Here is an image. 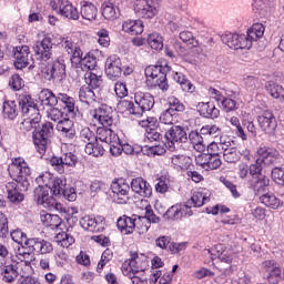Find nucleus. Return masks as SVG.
Here are the masks:
<instances>
[{"instance_id": "obj_34", "label": "nucleus", "mask_w": 284, "mask_h": 284, "mask_svg": "<svg viewBox=\"0 0 284 284\" xmlns=\"http://www.w3.org/2000/svg\"><path fill=\"white\" fill-rule=\"evenodd\" d=\"M4 187L10 203H14L16 205H18V203L23 202V200L26 199L23 193L19 192V190L17 189V182H8Z\"/></svg>"}, {"instance_id": "obj_26", "label": "nucleus", "mask_w": 284, "mask_h": 284, "mask_svg": "<svg viewBox=\"0 0 284 284\" xmlns=\"http://www.w3.org/2000/svg\"><path fill=\"white\" fill-rule=\"evenodd\" d=\"M13 57L16 59L14 67L17 70H23V68H28V64L30 63V47H17L14 49Z\"/></svg>"}, {"instance_id": "obj_32", "label": "nucleus", "mask_w": 284, "mask_h": 284, "mask_svg": "<svg viewBox=\"0 0 284 284\" xmlns=\"http://www.w3.org/2000/svg\"><path fill=\"white\" fill-rule=\"evenodd\" d=\"M187 203L189 205H193V207H203L205 203H210V191H207V189H201L193 192Z\"/></svg>"}, {"instance_id": "obj_4", "label": "nucleus", "mask_w": 284, "mask_h": 284, "mask_svg": "<svg viewBox=\"0 0 284 284\" xmlns=\"http://www.w3.org/2000/svg\"><path fill=\"white\" fill-rule=\"evenodd\" d=\"M8 170L13 182L22 184V190L30 187V181L28 179L31 171L23 158L13 159Z\"/></svg>"}, {"instance_id": "obj_1", "label": "nucleus", "mask_w": 284, "mask_h": 284, "mask_svg": "<svg viewBox=\"0 0 284 284\" xmlns=\"http://www.w3.org/2000/svg\"><path fill=\"white\" fill-rule=\"evenodd\" d=\"M19 105L24 116L23 121L20 123V130L22 132H30V130H33V128H37V125L41 123V113L30 95H21Z\"/></svg>"}, {"instance_id": "obj_38", "label": "nucleus", "mask_w": 284, "mask_h": 284, "mask_svg": "<svg viewBox=\"0 0 284 284\" xmlns=\"http://www.w3.org/2000/svg\"><path fill=\"white\" fill-rule=\"evenodd\" d=\"M80 6L82 19H85L87 21H94V19H97L99 10L97 9V6L90 2V0H82Z\"/></svg>"}, {"instance_id": "obj_58", "label": "nucleus", "mask_w": 284, "mask_h": 284, "mask_svg": "<svg viewBox=\"0 0 284 284\" xmlns=\"http://www.w3.org/2000/svg\"><path fill=\"white\" fill-rule=\"evenodd\" d=\"M150 221L144 216H135V230L140 234H146L148 230H150Z\"/></svg>"}, {"instance_id": "obj_12", "label": "nucleus", "mask_w": 284, "mask_h": 284, "mask_svg": "<svg viewBox=\"0 0 284 284\" xmlns=\"http://www.w3.org/2000/svg\"><path fill=\"white\" fill-rule=\"evenodd\" d=\"M112 199L114 203L124 205L130 201V184L123 179H118L111 183Z\"/></svg>"}, {"instance_id": "obj_59", "label": "nucleus", "mask_w": 284, "mask_h": 284, "mask_svg": "<svg viewBox=\"0 0 284 284\" xmlns=\"http://www.w3.org/2000/svg\"><path fill=\"white\" fill-rule=\"evenodd\" d=\"M237 176L242 179V181H244V179H252V164L247 165V163L241 162L237 165Z\"/></svg>"}, {"instance_id": "obj_47", "label": "nucleus", "mask_w": 284, "mask_h": 284, "mask_svg": "<svg viewBox=\"0 0 284 284\" xmlns=\"http://www.w3.org/2000/svg\"><path fill=\"white\" fill-rule=\"evenodd\" d=\"M68 185V180H65L64 176L57 178L54 176L49 190L54 194V196L61 195V192H63L64 187Z\"/></svg>"}, {"instance_id": "obj_45", "label": "nucleus", "mask_w": 284, "mask_h": 284, "mask_svg": "<svg viewBox=\"0 0 284 284\" xmlns=\"http://www.w3.org/2000/svg\"><path fill=\"white\" fill-rule=\"evenodd\" d=\"M189 141L191 142L193 149L196 152H205V148H207V145L205 144V142L203 141V136L199 132L191 131L189 134Z\"/></svg>"}, {"instance_id": "obj_50", "label": "nucleus", "mask_w": 284, "mask_h": 284, "mask_svg": "<svg viewBox=\"0 0 284 284\" xmlns=\"http://www.w3.org/2000/svg\"><path fill=\"white\" fill-rule=\"evenodd\" d=\"M55 241L61 247H70V245H74V235L70 233V230L68 232H60L55 235Z\"/></svg>"}, {"instance_id": "obj_35", "label": "nucleus", "mask_w": 284, "mask_h": 284, "mask_svg": "<svg viewBox=\"0 0 284 284\" xmlns=\"http://www.w3.org/2000/svg\"><path fill=\"white\" fill-rule=\"evenodd\" d=\"M265 90L272 99H276L280 103H284V88L275 81H267L265 83Z\"/></svg>"}, {"instance_id": "obj_7", "label": "nucleus", "mask_w": 284, "mask_h": 284, "mask_svg": "<svg viewBox=\"0 0 284 284\" xmlns=\"http://www.w3.org/2000/svg\"><path fill=\"white\" fill-rule=\"evenodd\" d=\"M160 0H135L133 10L141 19H154L159 14Z\"/></svg>"}, {"instance_id": "obj_40", "label": "nucleus", "mask_w": 284, "mask_h": 284, "mask_svg": "<svg viewBox=\"0 0 284 284\" xmlns=\"http://www.w3.org/2000/svg\"><path fill=\"white\" fill-rule=\"evenodd\" d=\"M38 99L41 105H45L47 108H54L59 103V97L54 95L50 89L40 91Z\"/></svg>"}, {"instance_id": "obj_25", "label": "nucleus", "mask_w": 284, "mask_h": 284, "mask_svg": "<svg viewBox=\"0 0 284 284\" xmlns=\"http://www.w3.org/2000/svg\"><path fill=\"white\" fill-rule=\"evenodd\" d=\"M119 3L121 1L109 0L104 1L101 6L102 17L106 19V21H114L121 17V10L119 9Z\"/></svg>"}, {"instance_id": "obj_8", "label": "nucleus", "mask_w": 284, "mask_h": 284, "mask_svg": "<svg viewBox=\"0 0 284 284\" xmlns=\"http://www.w3.org/2000/svg\"><path fill=\"white\" fill-rule=\"evenodd\" d=\"M42 77L45 81L61 83L65 79V61L63 59L54 60L51 64L42 70Z\"/></svg>"}, {"instance_id": "obj_63", "label": "nucleus", "mask_w": 284, "mask_h": 284, "mask_svg": "<svg viewBox=\"0 0 284 284\" xmlns=\"http://www.w3.org/2000/svg\"><path fill=\"white\" fill-rule=\"evenodd\" d=\"M243 83L247 92H254L256 88H258V78L254 75H247L244 78Z\"/></svg>"}, {"instance_id": "obj_62", "label": "nucleus", "mask_w": 284, "mask_h": 284, "mask_svg": "<svg viewBox=\"0 0 284 284\" xmlns=\"http://www.w3.org/2000/svg\"><path fill=\"white\" fill-rule=\"evenodd\" d=\"M53 180L54 175L52 173L44 172L36 179V183H38V185H43V187H50Z\"/></svg>"}, {"instance_id": "obj_53", "label": "nucleus", "mask_w": 284, "mask_h": 284, "mask_svg": "<svg viewBox=\"0 0 284 284\" xmlns=\"http://www.w3.org/2000/svg\"><path fill=\"white\" fill-rule=\"evenodd\" d=\"M17 112V102L14 101H7L3 103V116L6 119H10L11 121H14L18 116Z\"/></svg>"}, {"instance_id": "obj_56", "label": "nucleus", "mask_w": 284, "mask_h": 284, "mask_svg": "<svg viewBox=\"0 0 284 284\" xmlns=\"http://www.w3.org/2000/svg\"><path fill=\"white\" fill-rule=\"evenodd\" d=\"M201 134L204 136H212L213 139H216V136L221 135V129L216 124H206L201 128L200 130Z\"/></svg>"}, {"instance_id": "obj_17", "label": "nucleus", "mask_w": 284, "mask_h": 284, "mask_svg": "<svg viewBox=\"0 0 284 284\" xmlns=\"http://www.w3.org/2000/svg\"><path fill=\"white\" fill-rule=\"evenodd\" d=\"M278 160V151L270 149L267 146H260L256 151V160L252 165H257L261 168L263 165H274Z\"/></svg>"}, {"instance_id": "obj_54", "label": "nucleus", "mask_w": 284, "mask_h": 284, "mask_svg": "<svg viewBox=\"0 0 284 284\" xmlns=\"http://www.w3.org/2000/svg\"><path fill=\"white\" fill-rule=\"evenodd\" d=\"M118 110L122 114H133L136 116V105L130 100H122L118 103Z\"/></svg>"}, {"instance_id": "obj_2", "label": "nucleus", "mask_w": 284, "mask_h": 284, "mask_svg": "<svg viewBox=\"0 0 284 284\" xmlns=\"http://www.w3.org/2000/svg\"><path fill=\"white\" fill-rule=\"evenodd\" d=\"M168 72L170 77H172V68L168 65V61L165 60H160L156 64L149 65L144 70L146 81H152L154 87H158L163 92L168 91V88H170L168 84Z\"/></svg>"}, {"instance_id": "obj_10", "label": "nucleus", "mask_w": 284, "mask_h": 284, "mask_svg": "<svg viewBox=\"0 0 284 284\" xmlns=\"http://www.w3.org/2000/svg\"><path fill=\"white\" fill-rule=\"evenodd\" d=\"M221 41L231 50H250L252 48V43L245 34L225 32L221 36Z\"/></svg>"}, {"instance_id": "obj_57", "label": "nucleus", "mask_w": 284, "mask_h": 284, "mask_svg": "<svg viewBox=\"0 0 284 284\" xmlns=\"http://www.w3.org/2000/svg\"><path fill=\"white\" fill-rule=\"evenodd\" d=\"M230 123L235 128V134L239 136V139H242V141H247V134H245V130H243V126L241 125V120L236 116L230 118Z\"/></svg>"}, {"instance_id": "obj_15", "label": "nucleus", "mask_w": 284, "mask_h": 284, "mask_svg": "<svg viewBox=\"0 0 284 284\" xmlns=\"http://www.w3.org/2000/svg\"><path fill=\"white\" fill-rule=\"evenodd\" d=\"M92 116L103 126V130H108V128H112V125L116 124V121L114 120V111L108 105H101L95 109ZM98 130H101V126H99Z\"/></svg>"}, {"instance_id": "obj_49", "label": "nucleus", "mask_w": 284, "mask_h": 284, "mask_svg": "<svg viewBox=\"0 0 284 284\" xmlns=\"http://www.w3.org/2000/svg\"><path fill=\"white\" fill-rule=\"evenodd\" d=\"M260 200L261 203L266 205V207H271L272 210H278V207L283 205V202H281V200H278L277 196L274 195L273 193H266L262 195Z\"/></svg>"}, {"instance_id": "obj_18", "label": "nucleus", "mask_w": 284, "mask_h": 284, "mask_svg": "<svg viewBox=\"0 0 284 284\" xmlns=\"http://www.w3.org/2000/svg\"><path fill=\"white\" fill-rule=\"evenodd\" d=\"M136 118L143 116V112H150L154 108V97L150 93L136 92L134 95Z\"/></svg>"}, {"instance_id": "obj_39", "label": "nucleus", "mask_w": 284, "mask_h": 284, "mask_svg": "<svg viewBox=\"0 0 284 284\" xmlns=\"http://www.w3.org/2000/svg\"><path fill=\"white\" fill-rule=\"evenodd\" d=\"M143 21L141 20H126L122 23L123 32L131 36L143 34Z\"/></svg>"}, {"instance_id": "obj_28", "label": "nucleus", "mask_w": 284, "mask_h": 284, "mask_svg": "<svg viewBox=\"0 0 284 284\" xmlns=\"http://www.w3.org/2000/svg\"><path fill=\"white\" fill-rule=\"evenodd\" d=\"M171 164L174 168V170L181 171V172H187V170H193L194 164L192 163V158L186 155H172L171 156Z\"/></svg>"}, {"instance_id": "obj_37", "label": "nucleus", "mask_w": 284, "mask_h": 284, "mask_svg": "<svg viewBox=\"0 0 284 284\" xmlns=\"http://www.w3.org/2000/svg\"><path fill=\"white\" fill-rule=\"evenodd\" d=\"M55 128L58 132H61L62 136H65L67 139H74V135L77 134L74 122L68 118L59 121Z\"/></svg>"}, {"instance_id": "obj_16", "label": "nucleus", "mask_w": 284, "mask_h": 284, "mask_svg": "<svg viewBox=\"0 0 284 284\" xmlns=\"http://www.w3.org/2000/svg\"><path fill=\"white\" fill-rule=\"evenodd\" d=\"M168 145L166 148L170 150V152H174L178 145L180 143H187V133L185 132V129L182 126H172L166 133H165Z\"/></svg>"}, {"instance_id": "obj_51", "label": "nucleus", "mask_w": 284, "mask_h": 284, "mask_svg": "<svg viewBox=\"0 0 284 284\" xmlns=\"http://www.w3.org/2000/svg\"><path fill=\"white\" fill-rule=\"evenodd\" d=\"M222 154L225 163H239V161H241V151H239V149H236L235 146L225 149Z\"/></svg>"}, {"instance_id": "obj_5", "label": "nucleus", "mask_w": 284, "mask_h": 284, "mask_svg": "<svg viewBox=\"0 0 284 284\" xmlns=\"http://www.w3.org/2000/svg\"><path fill=\"white\" fill-rule=\"evenodd\" d=\"M53 131L54 126L52 125V122H45L40 130L33 131V145H36V150H38L39 154H45Z\"/></svg>"}, {"instance_id": "obj_60", "label": "nucleus", "mask_w": 284, "mask_h": 284, "mask_svg": "<svg viewBox=\"0 0 284 284\" xmlns=\"http://www.w3.org/2000/svg\"><path fill=\"white\" fill-rule=\"evenodd\" d=\"M160 123H163L164 125H174V123H176V113H174L172 110L166 109L160 115Z\"/></svg>"}, {"instance_id": "obj_29", "label": "nucleus", "mask_w": 284, "mask_h": 284, "mask_svg": "<svg viewBox=\"0 0 284 284\" xmlns=\"http://www.w3.org/2000/svg\"><path fill=\"white\" fill-rule=\"evenodd\" d=\"M62 48L68 52V54H71V63L79 62V57L83 54L79 44L70 37H65Z\"/></svg>"}, {"instance_id": "obj_43", "label": "nucleus", "mask_w": 284, "mask_h": 284, "mask_svg": "<svg viewBox=\"0 0 284 284\" xmlns=\"http://www.w3.org/2000/svg\"><path fill=\"white\" fill-rule=\"evenodd\" d=\"M78 97L81 103H85L87 105H91V103H94L97 101V95L94 94V91H92V89L88 85H83L80 88Z\"/></svg>"}, {"instance_id": "obj_42", "label": "nucleus", "mask_w": 284, "mask_h": 284, "mask_svg": "<svg viewBox=\"0 0 284 284\" xmlns=\"http://www.w3.org/2000/svg\"><path fill=\"white\" fill-rule=\"evenodd\" d=\"M84 152L89 156H94L95 159H99V156H103V154H105V149L101 143H99V139H97L93 142L87 143Z\"/></svg>"}, {"instance_id": "obj_52", "label": "nucleus", "mask_w": 284, "mask_h": 284, "mask_svg": "<svg viewBox=\"0 0 284 284\" xmlns=\"http://www.w3.org/2000/svg\"><path fill=\"white\" fill-rule=\"evenodd\" d=\"M84 81L87 83V88H91L93 90H97V88H101L103 83L101 77L97 75V73H93L92 71L84 74Z\"/></svg>"}, {"instance_id": "obj_55", "label": "nucleus", "mask_w": 284, "mask_h": 284, "mask_svg": "<svg viewBox=\"0 0 284 284\" xmlns=\"http://www.w3.org/2000/svg\"><path fill=\"white\" fill-rule=\"evenodd\" d=\"M148 44L152 50H163V37L158 32L151 33L148 37Z\"/></svg>"}, {"instance_id": "obj_21", "label": "nucleus", "mask_w": 284, "mask_h": 284, "mask_svg": "<svg viewBox=\"0 0 284 284\" xmlns=\"http://www.w3.org/2000/svg\"><path fill=\"white\" fill-rule=\"evenodd\" d=\"M50 187L38 185L33 191V199L38 205H42V207H51L52 203H54V197L50 195Z\"/></svg>"}, {"instance_id": "obj_44", "label": "nucleus", "mask_w": 284, "mask_h": 284, "mask_svg": "<svg viewBox=\"0 0 284 284\" xmlns=\"http://www.w3.org/2000/svg\"><path fill=\"white\" fill-rule=\"evenodd\" d=\"M265 34V27L261 23H254L248 30L246 39L250 41L251 47L253 41H258Z\"/></svg>"}, {"instance_id": "obj_64", "label": "nucleus", "mask_w": 284, "mask_h": 284, "mask_svg": "<svg viewBox=\"0 0 284 284\" xmlns=\"http://www.w3.org/2000/svg\"><path fill=\"white\" fill-rule=\"evenodd\" d=\"M282 271L281 267L275 266L272 271L268 272L267 281L270 284H278L281 281Z\"/></svg>"}, {"instance_id": "obj_36", "label": "nucleus", "mask_w": 284, "mask_h": 284, "mask_svg": "<svg viewBox=\"0 0 284 284\" xmlns=\"http://www.w3.org/2000/svg\"><path fill=\"white\" fill-rule=\"evenodd\" d=\"M171 77L175 83H179L181 85V89L183 92H189L192 94L194 90H196V87L192 84L190 80L186 79L185 74L179 72V71H172Z\"/></svg>"}, {"instance_id": "obj_23", "label": "nucleus", "mask_w": 284, "mask_h": 284, "mask_svg": "<svg viewBox=\"0 0 284 284\" xmlns=\"http://www.w3.org/2000/svg\"><path fill=\"white\" fill-rule=\"evenodd\" d=\"M123 72V63L118 55H110L105 61V74L109 79H119Z\"/></svg>"}, {"instance_id": "obj_13", "label": "nucleus", "mask_w": 284, "mask_h": 284, "mask_svg": "<svg viewBox=\"0 0 284 284\" xmlns=\"http://www.w3.org/2000/svg\"><path fill=\"white\" fill-rule=\"evenodd\" d=\"M50 6L57 14H61V17H65V19H72L73 21H78L80 13L79 9L72 4V2L68 0H52Z\"/></svg>"}, {"instance_id": "obj_27", "label": "nucleus", "mask_w": 284, "mask_h": 284, "mask_svg": "<svg viewBox=\"0 0 284 284\" xmlns=\"http://www.w3.org/2000/svg\"><path fill=\"white\" fill-rule=\"evenodd\" d=\"M131 190L143 199H150L152 196V185H150L143 178L133 179L131 181Z\"/></svg>"}, {"instance_id": "obj_14", "label": "nucleus", "mask_w": 284, "mask_h": 284, "mask_svg": "<svg viewBox=\"0 0 284 284\" xmlns=\"http://www.w3.org/2000/svg\"><path fill=\"white\" fill-rule=\"evenodd\" d=\"M262 169L258 165H252L251 168V179H248V185L254 192L261 194L265 192L266 187H270V178L261 174Z\"/></svg>"}, {"instance_id": "obj_41", "label": "nucleus", "mask_w": 284, "mask_h": 284, "mask_svg": "<svg viewBox=\"0 0 284 284\" xmlns=\"http://www.w3.org/2000/svg\"><path fill=\"white\" fill-rule=\"evenodd\" d=\"M40 221L45 227H51V230H57L61 225V217L57 214H50L45 211L40 213Z\"/></svg>"}, {"instance_id": "obj_48", "label": "nucleus", "mask_w": 284, "mask_h": 284, "mask_svg": "<svg viewBox=\"0 0 284 284\" xmlns=\"http://www.w3.org/2000/svg\"><path fill=\"white\" fill-rule=\"evenodd\" d=\"M2 281L4 283H12L19 276L17 274V268L14 267V264H8L0 267Z\"/></svg>"}, {"instance_id": "obj_31", "label": "nucleus", "mask_w": 284, "mask_h": 284, "mask_svg": "<svg viewBox=\"0 0 284 284\" xmlns=\"http://www.w3.org/2000/svg\"><path fill=\"white\" fill-rule=\"evenodd\" d=\"M135 221L136 216L130 217L128 215H123L118 220L116 227L121 232V234H132L136 227Z\"/></svg>"}, {"instance_id": "obj_33", "label": "nucleus", "mask_w": 284, "mask_h": 284, "mask_svg": "<svg viewBox=\"0 0 284 284\" xmlns=\"http://www.w3.org/2000/svg\"><path fill=\"white\" fill-rule=\"evenodd\" d=\"M197 109L201 116H204V119H219L221 114V111H219L212 102H200Z\"/></svg>"}, {"instance_id": "obj_30", "label": "nucleus", "mask_w": 284, "mask_h": 284, "mask_svg": "<svg viewBox=\"0 0 284 284\" xmlns=\"http://www.w3.org/2000/svg\"><path fill=\"white\" fill-rule=\"evenodd\" d=\"M72 68H80V70H94L97 68V57L92 53H83L79 55L78 62L71 63Z\"/></svg>"}, {"instance_id": "obj_6", "label": "nucleus", "mask_w": 284, "mask_h": 284, "mask_svg": "<svg viewBox=\"0 0 284 284\" xmlns=\"http://www.w3.org/2000/svg\"><path fill=\"white\" fill-rule=\"evenodd\" d=\"M98 139L102 143H108L110 145V153L112 156H121L123 154V144L119 134H116L112 129H98Z\"/></svg>"}, {"instance_id": "obj_20", "label": "nucleus", "mask_w": 284, "mask_h": 284, "mask_svg": "<svg viewBox=\"0 0 284 284\" xmlns=\"http://www.w3.org/2000/svg\"><path fill=\"white\" fill-rule=\"evenodd\" d=\"M80 225L87 232H103L105 219L100 215H84L80 220Z\"/></svg>"}, {"instance_id": "obj_9", "label": "nucleus", "mask_w": 284, "mask_h": 284, "mask_svg": "<svg viewBox=\"0 0 284 284\" xmlns=\"http://www.w3.org/2000/svg\"><path fill=\"white\" fill-rule=\"evenodd\" d=\"M32 258H34V256L28 252V250L23 247L18 248L14 258L16 264H13L18 276L26 277L32 272Z\"/></svg>"}, {"instance_id": "obj_11", "label": "nucleus", "mask_w": 284, "mask_h": 284, "mask_svg": "<svg viewBox=\"0 0 284 284\" xmlns=\"http://www.w3.org/2000/svg\"><path fill=\"white\" fill-rule=\"evenodd\" d=\"M204 256L211 258V261H221V263H226L230 265L234 261V251L232 248L225 247L223 244H217L211 248L203 251Z\"/></svg>"}, {"instance_id": "obj_22", "label": "nucleus", "mask_w": 284, "mask_h": 284, "mask_svg": "<svg viewBox=\"0 0 284 284\" xmlns=\"http://www.w3.org/2000/svg\"><path fill=\"white\" fill-rule=\"evenodd\" d=\"M28 248L36 254H51L54 251L51 242L40 237L29 239Z\"/></svg>"}, {"instance_id": "obj_61", "label": "nucleus", "mask_w": 284, "mask_h": 284, "mask_svg": "<svg viewBox=\"0 0 284 284\" xmlns=\"http://www.w3.org/2000/svg\"><path fill=\"white\" fill-rule=\"evenodd\" d=\"M271 176L276 185H284V165L274 168Z\"/></svg>"}, {"instance_id": "obj_24", "label": "nucleus", "mask_w": 284, "mask_h": 284, "mask_svg": "<svg viewBox=\"0 0 284 284\" xmlns=\"http://www.w3.org/2000/svg\"><path fill=\"white\" fill-rule=\"evenodd\" d=\"M33 52H36L38 59L49 61L50 57H52V39L45 37L42 41L36 42Z\"/></svg>"}, {"instance_id": "obj_19", "label": "nucleus", "mask_w": 284, "mask_h": 284, "mask_svg": "<svg viewBox=\"0 0 284 284\" xmlns=\"http://www.w3.org/2000/svg\"><path fill=\"white\" fill-rule=\"evenodd\" d=\"M257 123L265 132V134H274L276 132V128L278 123L276 122V116H274V113L270 110L263 111L258 116H257Z\"/></svg>"}, {"instance_id": "obj_3", "label": "nucleus", "mask_w": 284, "mask_h": 284, "mask_svg": "<svg viewBox=\"0 0 284 284\" xmlns=\"http://www.w3.org/2000/svg\"><path fill=\"white\" fill-rule=\"evenodd\" d=\"M122 274L130 278L132 284H148V277L145 272V262L141 261L138 253H133L131 258L126 260L122 264Z\"/></svg>"}, {"instance_id": "obj_46", "label": "nucleus", "mask_w": 284, "mask_h": 284, "mask_svg": "<svg viewBox=\"0 0 284 284\" xmlns=\"http://www.w3.org/2000/svg\"><path fill=\"white\" fill-rule=\"evenodd\" d=\"M59 101L64 104V109L71 116H74L78 112V109L75 106L74 98L65 94V93H59L58 95Z\"/></svg>"}]
</instances>
